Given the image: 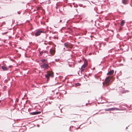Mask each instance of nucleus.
I'll list each match as a JSON object with an SVG mask.
<instances>
[{
  "label": "nucleus",
  "instance_id": "36",
  "mask_svg": "<svg viewBox=\"0 0 132 132\" xmlns=\"http://www.w3.org/2000/svg\"><path fill=\"white\" fill-rule=\"evenodd\" d=\"M131 1L132 2V0H131Z\"/></svg>",
  "mask_w": 132,
  "mask_h": 132
},
{
  "label": "nucleus",
  "instance_id": "27",
  "mask_svg": "<svg viewBox=\"0 0 132 132\" xmlns=\"http://www.w3.org/2000/svg\"><path fill=\"white\" fill-rule=\"evenodd\" d=\"M18 14H20V13H19V12H18Z\"/></svg>",
  "mask_w": 132,
  "mask_h": 132
},
{
  "label": "nucleus",
  "instance_id": "22",
  "mask_svg": "<svg viewBox=\"0 0 132 132\" xmlns=\"http://www.w3.org/2000/svg\"><path fill=\"white\" fill-rule=\"evenodd\" d=\"M7 32H4V33H2V35H3L5 34Z\"/></svg>",
  "mask_w": 132,
  "mask_h": 132
},
{
  "label": "nucleus",
  "instance_id": "1",
  "mask_svg": "<svg viewBox=\"0 0 132 132\" xmlns=\"http://www.w3.org/2000/svg\"><path fill=\"white\" fill-rule=\"evenodd\" d=\"M40 67L41 68H43L45 69H48L49 67L48 64L44 63H43Z\"/></svg>",
  "mask_w": 132,
  "mask_h": 132
},
{
  "label": "nucleus",
  "instance_id": "20",
  "mask_svg": "<svg viewBox=\"0 0 132 132\" xmlns=\"http://www.w3.org/2000/svg\"><path fill=\"white\" fill-rule=\"evenodd\" d=\"M79 6L80 7H83V6H82V4H79Z\"/></svg>",
  "mask_w": 132,
  "mask_h": 132
},
{
  "label": "nucleus",
  "instance_id": "41",
  "mask_svg": "<svg viewBox=\"0 0 132 132\" xmlns=\"http://www.w3.org/2000/svg\"><path fill=\"white\" fill-rule=\"evenodd\" d=\"M1 40V38H0V40Z\"/></svg>",
  "mask_w": 132,
  "mask_h": 132
},
{
  "label": "nucleus",
  "instance_id": "12",
  "mask_svg": "<svg viewBox=\"0 0 132 132\" xmlns=\"http://www.w3.org/2000/svg\"><path fill=\"white\" fill-rule=\"evenodd\" d=\"M129 92V91L128 90H123L122 91V92H121V93H128Z\"/></svg>",
  "mask_w": 132,
  "mask_h": 132
},
{
  "label": "nucleus",
  "instance_id": "33",
  "mask_svg": "<svg viewBox=\"0 0 132 132\" xmlns=\"http://www.w3.org/2000/svg\"><path fill=\"white\" fill-rule=\"evenodd\" d=\"M91 54V53H89V55H90V54Z\"/></svg>",
  "mask_w": 132,
  "mask_h": 132
},
{
  "label": "nucleus",
  "instance_id": "26",
  "mask_svg": "<svg viewBox=\"0 0 132 132\" xmlns=\"http://www.w3.org/2000/svg\"><path fill=\"white\" fill-rule=\"evenodd\" d=\"M66 46H67V50H68L67 49V46H68V44H67V43Z\"/></svg>",
  "mask_w": 132,
  "mask_h": 132
},
{
  "label": "nucleus",
  "instance_id": "5",
  "mask_svg": "<svg viewBox=\"0 0 132 132\" xmlns=\"http://www.w3.org/2000/svg\"><path fill=\"white\" fill-rule=\"evenodd\" d=\"M40 113V111H36L31 112L30 113V114L35 115L36 114H38Z\"/></svg>",
  "mask_w": 132,
  "mask_h": 132
},
{
  "label": "nucleus",
  "instance_id": "17",
  "mask_svg": "<svg viewBox=\"0 0 132 132\" xmlns=\"http://www.w3.org/2000/svg\"><path fill=\"white\" fill-rule=\"evenodd\" d=\"M60 59H55V60L56 62H58V61L60 60Z\"/></svg>",
  "mask_w": 132,
  "mask_h": 132
},
{
  "label": "nucleus",
  "instance_id": "14",
  "mask_svg": "<svg viewBox=\"0 0 132 132\" xmlns=\"http://www.w3.org/2000/svg\"><path fill=\"white\" fill-rule=\"evenodd\" d=\"M127 1L126 0H122V3L123 4L125 5H126V3Z\"/></svg>",
  "mask_w": 132,
  "mask_h": 132
},
{
  "label": "nucleus",
  "instance_id": "15",
  "mask_svg": "<svg viewBox=\"0 0 132 132\" xmlns=\"http://www.w3.org/2000/svg\"><path fill=\"white\" fill-rule=\"evenodd\" d=\"M47 60L46 59H43L41 60L42 62H43L47 61Z\"/></svg>",
  "mask_w": 132,
  "mask_h": 132
},
{
  "label": "nucleus",
  "instance_id": "13",
  "mask_svg": "<svg viewBox=\"0 0 132 132\" xmlns=\"http://www.w3.org/2000/svg\"><path fill=\"white\" fill-rule=\"evenodd\" d=\"M50 52L52 54H53L54 53L55 51L52 49H51L50 50Z\"/></svg>",
  "mask_w": 132,
  "mask_h": 132
},
{
  "label": "nucleus",
  "instance_id": "16",
  "mask_svg": "<svg viewBox=\"0 0 132 132\" xmlns=\"http://www.w3.org/2000/svg\"><path fill=\"white\" fill-rule=\"evenodd\" d=\"M49 75L47 74L45 75V77L47 78V79H49Z\"/></svg>",
  "mask_w": 132,
  "mask_h": 132
},
{
  "label": "nucleus",
  "instance_id": "35",
  "mask_svg": "<svg viewBox=\"0 0 132 132\" xmlns=\"http://www.w3.org/2000/svg\"><path fill=\"white\" fill-rule=\"evenodd\" d=\"M86 105H87V103H86Z\"/></svg>",
  "mask_w": 132,
  "mask_h": 132
},
{
  "label": "nucleus",
  "instance_id": "34",
  "mask_svg": "<svg viewBox=\"0 0 132 132\" xmlns=\"http://www.w3.org/2000/svg\"><path fill=\"white\" fill-rule=\"evenodd\" d=\"M131 7H132V4H131Z\"/></svg>",
  "mask_w": 132,
  "mask_h": 132
},
{
  "label": "nucleus",
  "instance_id": "19",
  "mask_svg": "<svg viewBox=\"0 0 132 132\" xmlns=\"http://www.w3.org/2000/svg\"><path fill=\"white\" fill-rule=\"evenodd\" d=\"M73 126H70V128H69V130H70V131H71V129H70V128H73Z\"/></svg>",
  "mask_w": 132,
  "mask_h": 132
},
{
  "label": "nucleus",
  "instance_id": "38",
  "mask_svg": "<svg viewBox=\"0 0 132 132\" xmlns=\"http://www.w3.org/2000/svg\"><path fill=\"white\" fill-rule=\"evenodd\" d=\"M103 85H104L103 82Z\"/></svg>",
  "mask_w": 132,
  "mask_h": 132
},
{
  "label": "nucleus",
  "instance_id": "4",
  "mask_svg": "<svg viewBox=\"0 0 132 132\" xmlns=\"http://www.w3.org/2000/svg\"><path fill=\"white\" fill-rule=\"evenodd\" d=\"M47 74H48L50 77V76L52 77H53V74L52 72L51 71H48L47 72Z\"/></svg>",
  "mask_w": 132,
  "mask_h": 132
},
{
  "label": "nucleus",
  "instance_id": "24",
  "mask_svg": "<svg viewBox=\"0 0 132 132\" xmlns=\"http://www.w3.org/2000/svg\"><path fill=\"white\" fill-rule=\"evenodd\" d=\"M64 45L66 47V43H64Z\"/></svg>",
  "mask_w": 132,
  "mask_h": 132
},
{
  "label": "nucleus",
  "instance_id": "11",
  "mask_svg": "<svg viewBox=\"0 0 132 132\" xmlns=\"http://www.w3.org/2000/svg\"><path fill=\"white\" fill-rule=\"evenodd\" d=\"M125 23V21L124 20H122L121 21V23L120 24V25L121 26H123L124 25V24Z\"/></svg>",
  "mask_w": 132,
  "mask_h": 132
},
{
  "label": "nucleus",
  "instance_id": "25",
  "mask_svg": "<svg viewBox=\"0 0 132 132\" xmlns=\"http://www.w3.org/2000/svg\"><path fill=\"white\" fill-rule=\"evenodd\" d=\"M47 52V51H45L44 52L45 53H46Z\"/></svg>",
  "mask_w": 132,
  "mask_h": 132
},
{
  "label": "nucleus",
  "instance_id": "7",
  "mask_svg": "<svg viewBox=\"0 0 132 132\" xmlns=\"http://www.w3.org/2000/svg\"><path fill=\"white\" fill-rule=\"evenodd\" d=\"M114 72L113 70H112L110 71H109L107 73L108 75H111L113 74Z\"/></svg>",
  "mask_w": 132,
  "mask_h": 132
},
{
  "label": "nucleus",
  "instance_id": "40",
  "mask_svg": "<svg viewBox=\"0 0 132 132\" xmlns=\"http://www.w3.org/2000/svg\"><path fill=\"white\" fill-rule=\"evenodd\" d=\"M66 92H65V94H66Z\"/></svg>",
  "mask_w": 132,
  "mask_h": 132
},
{
  "label": "nucleus",
  "instance_id": "37",
  "mask_svg": "<svg viewBox=\"0 0 132 132\" xmlns=\"http://www.w3.org/2000/svg\"><path fill=\"white\" fill-rule=\"evenodd\" d=\"M77 84H78L79 85V83H77Z\"/></svg>",
  "mask_w": 132,
  "mask_h": 132
},
{
  "label": "nucleus",
  "instance_id": "39",
  "mask_svg": "<svg viewBox=\"0 0 132 132\" xmlns=\"http://www.w3.org/2000/svg\"><path fill=\"white\" fill-rule=\"evenodd\" d=\"M61 20H60V22H61Z\"/></svg>",
  "mask_w": 132,
  "mask_h": 132
},
{
  "label": "nucleus",
  "instance_id": "9",
  "mask_svg": "<svg viewBox=\"0 0 132 132\" xmlns=\"http://www.w3.org/2000/svg\"><path fill=\"white\" fill-rule=\"evenodd\" d=\"M67 28L68 30V31H67V32H69V33H71L72 32V29L68 27V26L67 27Z\"/></svg>",
  "mask_w": 132,
  "mask_h": 132
},
{
  "label": "nucleus",
  "instance_id": "29",
  "mask_svg": "<svg viewBox=\"0 0 132 132\" xmlns=\"http://www.w3.org/2000/svg\"><path fill=\"white\" fill-rule=\"evenodd\" d=\"M128 127H126V129H127V128H128Z\"/></svg>",
  "mask_w": 132,
  "mask_h": 132
},
{
  "label": "nucleus",
  "instance_id": "32",
  "mask_svg": "<svg viewBox=\"0 0 132 132\" xmlns=\"http://www.w3.org/2000/svg\"><path fill=\"white\" fill-rule=\"evenodd\" d=\"M95 69V68H93V70H94Z\"/></svg>",
  "mask_w": 132,
  "mask_h": 132
},
{
  "label": "nucleus",
  "instance_id": "6",
  "mask_svg": "<svg viewBox=\"0 0 132 132\" xmlns=\"http://www.w3.org/2000/svg\"><path fill=\"white\" fill-rule=\"evenodd\" d=\"M42 32L41 31H38L36 32L35 34V36H37L40 35V33Z\"/></svg>",
  "mask_w": 132,
  "mask_h": 132
},
{
  "label": "nucleus",
  "instance_id": "28",
  "mask_svg": "<svg viewBox=\"0 0 132 132\" xmlns=\"http://www.w3.org/2000/svg\"><path fill=\"white\" fill-rule=\"evenodd\" d=\"M66 22H67V24L68 23V21H67Z\"/></svg>",
  "mask_w": 132,
  "mask_h": 132
},
{
  "label": "nucleus",
  "instance_id": "8",
  "mask_svg": "<svg viewBox=\"0 0 132 132\" xmlns=\"http://www.w3.org/2000/svg\"><path fill=\"white\" fill-rule=\"evenodd\" d=\"M3 71H5L8 70L9 68L5 66H2L1 67Z\"/></svg>",
  "mask_w": 132,
  "mask_h": 132
},
{
  "label": "nucleus",
  "instance_id": "31",
  "mask_svg": "<svg viewBox=\"0 0 132 132\" xmlns=\"http://www.w3.org/2000/svg\"><path fill=\"white\" fill-rule=\"evenodd\" d=\"M81 0L83 1H85V0Z\"/></svg>",
  "mask_w": 132,
  "mask_h": 132
},
{
  "label": "nucleus",
  "instance_id": "30",
  "mask_svg": "<svg viewBox=\"0 0 132 132\" xmlns=\"http://www.w3.org/2000/svg\"><path fill=\"white\" fill-rule=\"evenodd\" d=\"M85 6H83V7H85Z\"/></svg>",
  "mask_w": 132,
  "mask_h": 132
},
{
  "label": "nucleus",
  "instance_id": "3",
  "mask_svg": "<svg viewBox=\"0 0 132 132\" xmlns=\"http://www.w3.org/2000/svg\"><path fill=\"white\" fill-rule=\"evenodd\" d=\"M119 110V109L118 108H111L105 109V111H112L114 110Z\"/></svg>",
  "mask_w": 132,
  "mask_h": 132
},
{
  "label": "nucleus",
  "instance_id": "21",
  "mask_svg": "<svg viewBox=\"0 0 132 132\" xmlns=\"http://www.w3.org/2000/svg\"><path fill=\"white\" fill-rule=\"evenodd\" d=\"M67 65H68L69 67H70L68 62L67 63Z\"/></svg>",
  "mask_w": 132,
  "mask_h": 132
},
{
  "label": "nucleus",
  "instance_id": "10",
  "mask_svg": "<svg viewBox=\"0 0 132 132\" xmlns=\"http://www.w3.org/2000/svg\"><path fill=\"white\" fill-rule=\"evenodd\" d=\"M85 64H84L81 66L82 68H85L87 65V62L86 61L85 62Z\"/></svg>",
  "mask_w": 132,
  "mask_h": 132
},
{
  "label": "nucleus",
  "instance_id": "18",
  "mask_svg": "<svg viewBox=\"0 0 132 132\" xmlns=\"http://www.w3.org/2000/svg\"><path fill=\"white\" fill-rule=\"evenodd\" d=\"M85 68H82V67H81V70L82 71L84 70L85 69Z\"/></svg>",
  "mask_w": 132,
  "mask_h": 132
},
{
  "label": "nucleus",
  "instance_id": "2",
  "mask_svg": "<svg viewBox=\"0 0 132 132\" xmlns=\"http://www.w3.org/2000/svg\"><path fill=\"white\" fill-rule=\"evenodd\" d=\"M111 79V78L109 76L105 78V81L106 83V86H107L109 85V84L110 82Z\"/></svg>",
  "mask_w": 132,
  "mask_h": 132
},
{
  "label": "nucleus",
  "instance_id": "23",
  "mask_svg": "<svg viewBox=\"0 0 132 132\" xmlns=\"http://www.w3.org/2000/svg\"><path fill=\"white\" fill-rule=\"evenodd\" d=\"M43 53V51H42L41 52L40 54H42Z\"/></svg>",
  "mask_w": 132,
  "mask_h": 132
}]
</instances>
